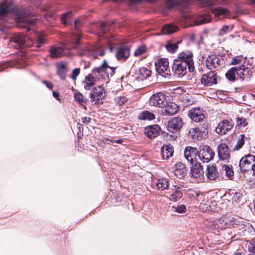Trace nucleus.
I'll return each instance as SVG.
<instances>
[{
    "mask_svg": "<svg viewBox=\"0 0 255 255\" xmlns=\"http://www.w3.org/2000/svg\"><path fill=\"white\" fill-rule=\"evenodd\" d=\"M93 57L96 59L98 56H102L105 54V51L102 47L100 46H93L90 49Z\"/></svg>",
    "mask_w": 255,
    "mask_h": 255,
    "instance_id": "36",
    "label": "nucleus"
},
{
    "mask_svg": "<svg viewBox=\"0 0 255 255\" xmlns=\"http://www.w3.org/2000/svg\"><path fill=\"white\" fill-rule=\"evenodd\" d=\"M169 180L165 178H161L157 180L155 183V186L157 190L159 191H164L169 189Z\"/></svg>",
    "mask_w": 255,
    "mask_h": 255,
    "instance_id": "29",
    "label": "nucleus"
},
{
    "mask_svg": "<svg viewBox=\"0 0 255 255\" xmlns=\"http://www.w3.org/2000/svg\"><path fill=\"white\" fill-rule=\"evenodd\" d=\"M147 51V47L145 45H141L138 46L134 52V56H139Z\"/></svg>",
    "mask_w": 255,
    "mask_h": 255,
    "instance_id": "44",
    "label": "nucleus"
},
{
    "mask_svg": "<svg viewBox=\"0 0 255 255\" xmlns=\"http://www.w3.org/2000/svg\"><path fill=\"white\" fill-rule=\"evenodd\" d=\"M179 27L174 24H167L162 28V32L164 34H170L177 31Z\"/></svg>",
    "mask_w": 255,
    "mask_h": 255,
    "instance_id": "33",
    "label": "nucleus"
},
{
    "mask_svg": "<svg viewBox=\"0 0 255 255\" xmlns=\"http://www.w3.org/2000/svg\"><path fill=\"white\" fill-rule=\"evenodd\" d=\"M74 97L75 100L85 110H87L86 105L89 102V100L84 97V96L79 92L74 93Z\"/></svg>",
    "mask_w": 255,
    "mask_h": 255,
    "instance_id": "30",
    "label": "nucleus"
},
{
    "mask_svg": "<svg viewBox=\"0 0 255 255\" xmlns=\"http://www.w3.org/2000/svg\"><path fill=\"white\" fill-rule=\"evenodd\" d=\"M183 121L180 117H175L169 120L167 123V129L171 132H174L180 129L183 126Z\"/></svg>",
    "mask_w": 255,
    "mask_h": 255,
    "instance_id": "19",
    "label": "nucleus"
},
{
    "mask_svg": "<svg viewBox=\"0 0 255 255\" xmlns=\"http://www.w3.org/2000/svg\"><path fill=\"white\" fill-rule=\"evenodd\" d=\"M248 249L251 254H255V240H252L249 243Z\"/></svg>",
    "mask_w": 255,
    "mask_h": 255,
    "instance_id": "50",
    "label": "nucleus"
},
{
    "mask_svg": "<svg viewBox=\"0 0 255 255\" xmlns=\"http://www.w3.org/2000/svg\"><path fill=\"white\" fill-rule=\"evenodd\" d=\"M186 65L177 59L174 60L172 66V71L175 75L182 77L187 73Z\"/></svg>",
    "mask_w": 255,
    "mask_h": 255,
    "instance_id": "15",
    "label": "nucleus"
},
{
    "mask_svg": "<svg viewBox=\"0 0 255 255\" xmlns=\"http://www.w3.org/2000/svg\"><path fill=\"white\" fill-rule=\"evenodd\" d=\"M187 170L184 164L178 162L175 165L174 174L178 178H182L187 174Z\"/></svg>",
    "mask_w": 255,
    "mask_h": 255,
    "instance_id": "25",
    "label": "nucleus"
},
{
    "mask_svg": "<svg viewBox=\"0 0 255 255\" xmlns=\"http://www.w3.org/2000/svg\"><path fill=\"white\" fill-rule=\"evenodd\" d=\"M237 67V77L241 81L244 80H248L251 76L253 72L250 67H246L245 65L240 66Z\"/></svg>",
    "mask_w": 255,
    "mask_h": 255,
    "instance_id": "18",
    "label": "nucleus"
},
{
    "mask_svg": "<svg viewBox=\"0 0 255 255\" xmlns=\"http://www.w3.org/2000/svg\"><path fill=\"white\" fill-rule=\"evenodd\" d=\"M187 195L190 199H197L201 194L199 191H195L193 189H189L187 192ZM201 196H202L201 195Z\"/></svg>",
    "mask_w": 255,
    "mask_h": 255,
    "instance_id": "47",
    "label": "nucleus"
},
{
    "mask_svg": "<svg viewBox=\"0 0 255 255\" xmlns=\"http://www.w3.org/2000/svg\"><path fill=\"white\" fill-rule=\"evenodd\" d=\"M175 211L179 213H183L186 211V208L184 205H180L175 207Z\"/></svg>",
    "mask_w": 255,
    "mask_h": 255,
    "instance_id": "54",
    "label": "nucleus"
},
{
    "mask_svg": "<svg viewBox=\"0 0 255 255\" xmlns=\"http://www.w3.org/2000/svg\"><path fill=\"white\" fill-rule=\"evenodd\" d=\"M167 193L169 196V200L172 201H177L182 197L180 187L176 185L172 186L169 188Z\"/></svg>",
    "mask_w": 255,
    "mask_h": 255,
    "instance_id": "20",
    "label": "nucleus"
},
{
    "mask_svg": "<svg viewBox=\"0 0 255 255\" xmlns=\"http://www.w3.org/2000/svg\"><path fill=\"white\" fill-rule=\"evenodd\" d=\"M168 97L162 93H158L153 95L150 98V105L153 106L164 108L167 104Z\"/></svg>",
    "mask_w": 255,
    "mask_h": 255,
    "instance_id": "11",
    "label": "nucleus"
},
{
    "mask_svg": "<svg viewBox=\"0 0 255 255\" xmlns=\"http://www.w3.org/2000/svg\"><path fill=\"white\" fill-rule=\"evenodd\" d=\"M128 101V99L124 96H118L115 98L114 102L116 105L121 106Z\"/></svg>",
    "mask_w": 255,
    "mask_h": 255,
    "instance_id": "45",
    "label": "nucleus"
},
{
    "mask_svg": "<svg viewBox=\"0 0 255 255\" xmlns=\"http://www.w3.org/2000/svg\"><path fill=\"white\" fill-rule=\"evenodd\" d=\"M229 29V26L224 25L220 30V34L221 35H223L225 34L228 31Z\"/></svg>",
    "mask_w": 255,
    "mask_h": 255,
    "instance_id": "57",
    "label": "nucleus"
},
{
    "mask_svg": "<svg viewBox=\"0 0 255 255\" xmlns=\"http://www.w3.org/2000/svg\"><path fill=\"white\" fill-rule=\"evenodd\" d=\"M155 69L159 74L165 72L168 70L169 62L166 58H161L158 59L155 62Z\"/></svg>",
    "mask_w": 255,
    "mask_h": 255,
    "instance_id": "22",
    "label": "nucleus"
},
{
    "mask_svg": "<svg viewBox=\"0 0 255 255\" xmlns=\"http://www.w3.org/2000/svg\"><path fill=\"white\" fill-rule=\"evenodd\" d=\"M42 83L49 89H52L53 88V84L50 81L43 80Z\"/></svg>",
    "mask_w": 255,
    "mask_h": 255,
    "instance_id": "58",
    "label": "nucleus"
},
{
    "mask_svg": "<svg viewBox=\"0 0 255 255\" xmlns=\"http://www.w3.org/2000/svg\"><path fill=\"white\" fill-rule=\"evenodd\" d=\"M164 108V109L162 111V113L165 116H171L177 113L178 111V106L175 103H167V105Z\"/></svg>",
    "mask_w": 255,
    "mask_h": 255,
    "instance_id": "26",
    "label": "nucleus"
},
{
    "mask_svg": "<svg viewBox=\"0 0 255 255\" xmlns=\"http://www.w3.org/2000/svg\"><path fill=\"white\" fill-rule=\"evenodd\" d=\"M224 59L217 57L216 55H209L205 60V65L211 71L217 69L223 65Z\"/></svg>",
    "mask_w": 255,
    "mask_h": 255,
    "instance_id": "12",
    "label": "nucleus"
},
{
    "mask_svg": "<svg viewBox=\"0 0 255 255\" xmlns=\"http://www.w3.org/2000/svg\"><path fill=\"white\" fill-rule=\"evenodd\" d=\"M218 155L220 160L228 162L231 158V150L225 143H221L218 146Z\"/></svg>",
    "mask_w": 255,
    "mask_h": 255,
    "instance_id": "17",
    "label": "nucleus"
},
{
    "mask_svg": "<svg viewBox=\"0 0 255 255\" xmlns=\"http://www.w3.org/2000/svg\"><path fill=\"white\" fill-rule=\"evenodd\" d=\"M210 21V18L207 17H201L196 20V23L197 25L206 23Z\"/></svg>",
    "mask_w": 255,
    "mask_h": 255,
    "instance_id": "52",
    "label": "nucleus"
},
{
    "mask_svg": "<svg viewBox=\"0 0 255 255\" xmlns=\"http://www.w3.org/2000/svg\"><path fill=\"white\" fill-rule=\"evenodd\" d=\"M195 39H196V35L195 34L193 33L190 36V39L191 41H194L195 40Z\"/></svg>",
    "mask_w": 255,
    "mask_h": 255,
    "instance_id": "64",
    "label": "nucleus"
},
{
    "mask_svg": "<svg viewBox=\"0 0 255 255\" xmlns=\"http://www.w3.org/2000/svg\"><path fill=\"white\" fill-rule=\"evenodd\" d=\"M184 154L186 160L192 165L198 162V150L196 148L187 146L184 149Z\"/></svg>",
    "mask_w": 255,
    "mask_h": 255,
    "instance_id": "16",
    "label": "nucleus"
},
{
    "mask_svg": "<svg viewBox=\"0 0 255 255\" xmlns=\"http://www.w3.org/2000/svg\"><path fill=\"white\" fill-rule=\"evenodd\" d=\"M80 72V69L79 68H76L74 69L72 72L71 75V78L75 80L77 77V76L79 75Z\"/></svg>",
    "mask_w": 255,
    "mask_h": 255,
    "instance_id": "53",
    "label": "nucleus"
},
{
    "mask_svg": "<svg viewBox=\"0 0 255 255\" xmlns=\"http://www.w3.org/2000/svg\"><path fill=\"white\" fill-rule=\"evenodd\" d=\"M10 43L16 49L22 48L24 47H30L33 44L32 40L27 36L21 34H18L13 36L10 40Z\"/></svg>",
    "mask_w": 255,
    "mask_h": 255,
    "instance_id": "6",
    "label": "nucleus"
},
{
    "mask_svg": "<svg viewBox=\"0 0 255 255\" xmlns=\"http://www.w3.org/2000/svg\"><path fill=\"white\" fill-rule=\"evenodd\" d=\"M211 228L212 230L218 231L226 229L222 216L213 221L212 224L211 225Z\"/></svg>",
    "mask_w": 255,
    "mask_h": 255,
    "instance_id": "40",
    "label": "nucleus"
},
{
    "mask_svg": "<svg viewBox=\"0 0 255 255\" xmlns=\"http://www.w3.org/2000/svg\"><path fill=\"white\" fill-rule=\"evenodd\" d=\"M167 50L170 53H174L178 48L177 43L168 42L166 45Z\"/></svg>",
    "mask_w": 255,
    "mask_h": 255,
    "instance_id": "46",
    "label": "nucleus"
},
{
    "mask_svg": "<svg viewBox=\"0 0 255 255\" xmlns=\"http://www.w3.org/2000/svg\"><path fill=\"white\" fill-rule=\"evenodd\" d=\"M116 67L108 65V62L104 60L102 65L94 68L90 73L85 76L82 84L86 90H90L100 80H108L115 73Z\"/></svg>",
    "mask_w": 255,
    "mask_h": 255,
    "instance_id": "1",
    "label": "nucleus"
},
{
    "mask_svg": "<svg viewBox=\"0 0 255 255\" xmlns=\"http://www.w3.org/2000/svg\"><path fill=\"white\" fill-rule=\"evenodd\" d=\"M207 177L211 180H216L219 176V172L218 171L216 165L209 164L207 167Z\"/></svg>",
    "mask_w": 255,
    "mask_h": 255,
    "instance_id": "27",
    "label": "nucleus"
},
{
    "mask_svg": "<svg viewBox=\"0 0 255 255\" xmlns=\"http://www.w3.org/2000/svg\"><path fill=\"white\" fill-rule=\"evenodd\" d=\"M52 95L54 98H55L57 100H60V95L59 93L55 91H52Z\"/></svg>",
    "mask_w": 255,
    "mask_h": 255,
    "instance_id": "63",
    "label": "nucleus"
},
{
    "mask_svg": "<svg viewBox=\"0 0 255 255\" xmlns=\"http://www.w3.org/2000/svg\"><path fill=\"white\" fill-rule=\"evenodd\" d=\"M13 12L17 15V19L21 22L26 21L28 25H33L35 19H26V17L31 16L32 13L31 8L24 7H17L14 0H3L0 3V18L5 17L8 13Z\"/></svg>",
    "mask_w": 255,
    "mask_h": 255,
    "instance_id": "2",
    "label": "nucleus"
},
{
    "mask_svg": "<svg viewBox=\"0 0 255 255\" xmlns=\"http://www.w3.org/2000/svg\"><path fill=\"white\" fill-rule=\"evenodd\" d=\"M71 11H69L62 15L61 17V20L63 24L65 25H67L66 19H68L71 16Z\"/></svg>",
    "mask_w": 255,
    "mask_h": 255,
    "instance_id": "49",
    "label": "nucleus"
},
{
    "mask_svg": "<svg viewBox=\"0 0 255 255\" xmlns=\"http://www.w3.org/2000/svg\"><path fill=\"white\" fill-rule=\"evenodd\" d=\"M237 123L238 126L245 127L248 125V123L247 119L244 117H238L237 118Z\"/></svg>",
    "mask_w": 255,
    "mask_h": 255,
    "instance_id": "48",
    "label": "nucleus"
},
{
    "mask_svg": "<svg viewBox=\"0 0 255 255\" xmlns=\"http://www.w3.org/2000/svg\"><path fill=\"white\" fill-rule=\"evenodd\" d=\"M57 74L62 80H64L66 77V74L68 72L66 64L64 62H60L57 67Z\"/></svg>",
    "mask_w": 255,
    "mask_h": 255,
    "instance_id": "31",
    "label": "nucleus"
},
{
    "mask_svg": "<svg viewBox=\"0 0 255 255\" xmlns=\"http://www.w3.org/2000/svg\"><path fill=\"white\" fill-rule=\"evenodd\" d=\"M177 59L187 66L189 72H191L194 71L195 66L192 52L189 50L182 51L178 54Z\"/></svg>",
    "mask_w": 255,
    "mask_h": 255,
    "instance_id": "8",
    "label": "nucleus"
},
{
    "mask_svg": "<svg viewBox=\"0 0 255 255\" xmlns=\"http://www.w3.org/2000/svg\"><path fill=\"white\" fill-rule=\"evenodd\" d=\"M220 79L215 71H210L202 75L200 82L204 86L210 87L217 84Z\"/></svg>",
    "mask_w": 255,
    "mask_h": 255,
    "instance_id": "7",
    "label": "nucleus"
},
{
    "mask_svg": "<svg viewBox=\"0 0 255 255\" xmlns=\"http://www.w3.org/2000/svg\"><path fill=\"white\" fill-rule=\"evenodd\" d=\"M221 172L225 173L227 177L232 180L234 177V172L232 165L224 164L222 166Z\"/></svg>",
    "mask_w": 255,
    "mask_h": 255,
    "instance_id": "38",
    "label": "nucleus"
},
{
    "mask_svg": "<svg viewBox=\"0 0 255 255\" xmlns=\"http://www.w3.org/2000/svg\"><path fill=\"white\" fill-rule=\"evenodd\" d=\"M233 127L232 123L227 120H224L218 124L216 128V131L219 134H225Z\"/></svg>",
    "mask_w": 255,
    "mask_h": 255,
    "instance_id": "21",
    "label": "nucleus"
},
{
    "mask_svg": "<svg viewBox=\"0 0 255 255\" xmlns=\"http://www.w3.org/2000/svg\"><path fill=\"white\" fill-rule=\"evenodd\" d=\"M161 151L162 159L167 160L173 155L174 152L173 146L170 144H164L161 148Z\"/></svg>",
    "mask_w": 255,
    "mask_h": 255,
    "instance_id": "28",
    "label": "nucleus"
},
{
    "mask_svg": "<svg viewBox=\"0 0 255 255\" xmlns=\"http://www.w3.org/2000/svg\"><path fill=\"white\" fill-rule=\"evenodd\" d=\"M144 132L149 138H154L160 134V127L158 125H151L145 127Z\"/></svg>",
    "mask_w": 255,
    "mask_h": 255,
    "instance_id": "24",
    "label": "nucleus"
},
{
    "mask_svg": "<svg viewBox=\"0 0 255 255\" xmlns=\"http://www.w3.org/2000/svg\"><path fill=\"white\" fill-rule=\"evenodd\" d=\"M215 152L210 146L207 145H201L198 150V157L203 162H209L213 160Z\"/></svg>",
    "mask_w": 255,
    "mask_h": 255,
    "instance_id": "9",
    "label": "nucleus"
},
{
    "mask_svg": "<svg viewBox=\"0 0 255 255\" xmlns=\"http://www.w3.org/2000/svg\"><path fill=\"white\" fill-rule=\"evenodd\" d=\"M91 103L94 105H101L104 103L106 96L105 89L102 86L94 87L90 93Z\"/></svg>",
    "mask_w": 255,
    "mask_h": 255,
    "instance_id": "5",
    "label": "nucleus"
},
{
    "mask_svg": "<svg viewBox=\"0 0 255 255\" xmlns=\"http://www.w3.org/2000/svg\"><path fill=\"white\" fill-rule=\"evenodd\" d=\"M81 35L79 33H76L73 34L74 40L71 43V45L67 46L66 48L68 49H75L79 44L81 39Z\"/></svg>",
    "mask_w": 255,
    "mask_h": 255,
    "instance_id": "41",
    "label": "nucleus"
},
{
    "mask_svg": "<svg viewBox=\"0 0 255 255\" xmlns=\"http://www.w3.org/2000/svg\"><path fill=\"white\" fill-rule=\"evenodd\" d=\"M242 59L240 56H236L233 58L232 59L231 64V65H237L241 64Z\"/></svg>",
    "mask_w": 255,
    "mask_h": 255,
    "instance_id": "55",
    "label": "nucleus"
},
{
    "mask_svg": "<svg viewBox=\"0 0 255 255\" xmlns=\"http://www.w3.org/2000/svg\"><path fill=\"white\" fill-rule=\"evenodd\" d=\"M237 67H232L230 68L226 73L225 77L226 79L231 82H235L237 80Z\"/></svg>",
    "mask_w": 255,
    "mask_h": 255,
    "instance_id": "34",
    "label": "nucleus"
},
{
    "mask_svg": "<svg viewBox=\"0 0 255 255\" xmlns=\"http://www.w3.org/2000/svg\"><path fill=\"white\" fill-rule=\"evenodd\" d=\"M101 26L102 27V30H103V32L104 33H106L107 30H108V28H107L106 23L105 22H102L101 24Z\"/></svg>",
    "mask_w": 255,
    "mask_h": 255,
    "instance_id": "60",
    "label": "nucleus"
},
{
    "mask_svg": "<svg viewBox=\"0 0 255 255\" xmlns=\"http://www.w3.org/2000/svg\"><path fill=\"white\" fill-rule=\"evenodd\" d=\"M255 164V156L249 154L244 156L240 160L239 166L242 172L251 170Z\"/></svg>",
    "mask_w": 255,
    "mask_h": 255,
    "instance_id": "10",
    "label": "nucleus"
},
{
    "mask_svg": "<svg viewBox=\"0 0 255 255\" xmlns=\"http://www.w3.org/2000/svg\"><path fill=\"white\" fill-rule=\"evenodd\" d=\"M245 137L244 134H242L239 136L236 146L234 147V150H239L242 148L245 144Z\"/></svg>",
    "mask_w": 255,
    "mask_h": 255,
    "instance_id": "43",
    "label": "nucleus"
},
{
    "mask_svg": "<svg viewBox=\"0 0 255 255\" xmlns=\"http://www.w3.org/2000/svg\"><path fill=\"white\" fill-rule=\"evenodd\" d=\"M62 52L63 50L61 48H53L50 50V55L52 58H57L61 56Z\"/></svg>",
    "mask_w": 255,
    "mask_h": 255,
    "instance_id": "42",
    "label": "nucleus"
},
{
    "mask_svg": "<svg viewBox=\"0 0 255 255\" xmlns=\"http://www.w3.org/2000/svg\"><path fill=\"white\" fill-rule=\"evenodd\" d=\"M190 174L198 182H201L204 179L203 166L200 162H196L192 165Z\"/></svg>",
    "mask_w": 255,
    "mask_h": 255,
    "instance_id": "14",
    "label": "nucleus"
},
{
    "mask_svg": "<svg viewBox=\"0 0 255 255\" xmlns=\"http://www.w3.org/2000/svg\"><path fill=\"white\" fill-rule=\"evenodd\" d=\"M91 119L90 117H85L81 118L82 122L86 125L89 124L91 122Z\"/></svg>",
    "mask_w": 255,
    "mask_h": 255,
    "instance_id": "59",
    "label": "nucleus"
},
{
    "mask_svg": "<svg viewBox=\"0 0 255 255\" xmlns=\"http://www.w3.org/2000/svg\"><path fill=\"white\" fill-rule=\"evenodd\" d=\"M188 116L193 121L199 123V125L202 126V130H208L209 124L202 109L199 108L192 109L188 112Z\"/></svg>",
    "mask_w": 255,
    "mask_h": 255,
    "instance_id": "4",
    "label": "nucleus"
},
{
    "mask_svg": "<svg viewBox=\"0 0 255 255\" xmlns=\"http://www.w3.org/2000/svg\"><path fill=\"white\" fill-rule=\"evenodd\" d=\"M223 219L225 224V228H231L235 225H238V221L236 219L232 216H223Z\"/></svg>",
    "mask_w": 255,
    "mask_h": 255,
    "instance_id": "39",
    "label": "nucleus"
},
{
    "mask_svg": "<svg viewBox=\"0 0 255 255\" xmlns=\"http://www.w3.org/2000/svg\"><path fill=\"white\" fill-rule=\"evenodd\" d=\"M151 70L146 67H142L139 69L137 73V78L140 80L146 79L151 76Z\"/></svg>",
    "mask_w": 255,
    "mask_h": 255,
    "instance_id": "32",
    "label": "nucleus"
},
{
    "mask_svg": "<svg viewBox=\"0 0 255 255\" xmlns=\"http://www.w3.org/2000/svg\"><path fill=\"white\" fill-rule=\"evenodd\" d=\"M202 126L198 125V127L191 128L189 132V135L191 136L192 139H197L201 134L202 133H205L207 132L208 130H201Z\"/></svg>",
    "mask_w": 255,
    "mask_h": 255,
    "instance_id": "37",
    "label": "nucleus"
},
{
    "mask_svg": "<svg viewBox=\"0 0 255 255\" xmlns=\"http://www.w3.org/2000/svg\"><path fill=\"white\" fill-rule=\"evenodd\" d=\"M130 55V49L127 46H120L116 49V56L118 60L127 59Z\"/></svg>",
    "mask_w": 255,
    "mask_h": 255,
    "instance_id": "23",
    "label": "nucleus"
},
{
    "mask_svg": "<svg viewBox=\"0 0 255 255\" xmlns=\"http://www.w3.org/2000/svg\"><path fill=\"white\" fill-rule=\"evenodd\" d=\"M210 207V205L208 202H207L206 203H201L199 208L200 210L202 211L203 212L207 211L209 210V208Z\"/></svg>",
    "mask_w": 255,
    "mask_h": 255,
    "instance_id": "51",
    "label": "nucleus"
},
{
    "mask_svg": "<svg viewBox=\"0 0 255 255\" xmlns=\"http://www.w3.org/2000/svg\"><path fill=\"white\" fill-rule=\"evenodd\" d=\"M241 197V194L237 192H235V196L233 197V199H234L235 201H237L240 200V197Z\"/></svg>",
    "mask_w": 255,
    "mask_h": 255,
    "instance_id": "62",
    "label": "nucleus"
},
{
    "mask_svg": "<svg viewBox=\"0 0 255 255\" xmlns=\"http://www.w3.org/2000/svg\"><path fill=\"white\" fill-rule=\"evenodd\" d=\"M44 43V39L41 36H39L38 39V41L36 43V46L40 47Z\"/></svg>",
    "mask_w": 255,
    "mask_h": 255,
    "instance_id": "56",
    "label": "nucleus"
},
{
    "mask_svg": "<svg viewBox=\"0 0 255 255\" xmlns=\"http://www.w3.org/2000/svg\"><path fill=\"white\" fill-rule=\"evenodd\" d=\"M81 25V23L78 19H76L75 20V27L77 31L79 30V28Z\"/></svg>",
    "mask_w": 255,
    "mask_h": 255,
    "instance_id": "61",
    "label": "nucleus"
},
{
    "mask_svg": "<svg viewBox=\"0 0 255 255\" xmlns=\"http://www.w3.org/2000/svg\"><path fill=\"white\" fill-rule=\"evenodd\" d=\"M204 7L210 10L215 17L225 15L229 14L228 9L221 7L220 6L227 5L229 3V0H199Z\"/></svg>",
    "mask_w": 255,
    "mask_h": 255,
    "instance_id": "3",
    "label": "nucleus"
},
{
    "mask_svg": "<svg viewBox=\"0 0 255 255\" xmlns=\"http://www.w3.org/2000/svg\"><path fill=\"white\" fill-rule=\"evenodd\" d=\"M166 4L169 8L178 6L181 12H186L190 5V2L188 0H166Z\"/></svg>",
    "mask_w": 255,
    "mask_h": 255,
    "instance_id": "13",
    "label": "nucleus"
},
{
    "mask_svg": "<svg viewBox=\"0 0 255 255\" xmlns=\"http://www.w3.org/2000/svg\"><path fill=\"white\" fill-rule=\"evenodd\" d=\"M155 117L153 113L148 111H143L138 115L137 119L141 121H150L155 119Z\"/></svg>",
    "mask_w": 255,
    "mask_h": 255,
    "instance_id": "35",
    "label": "nucleus"
}]
</instances>
